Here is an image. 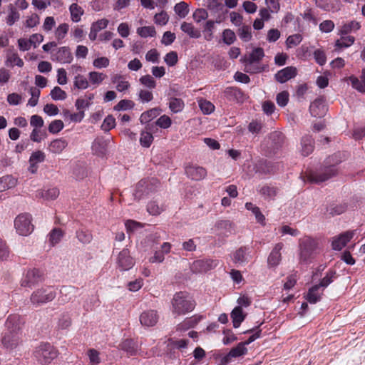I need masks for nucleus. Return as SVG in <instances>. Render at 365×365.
<instances>
[{
	"label": "nucleus",
	"mask_w": 365,
	"mask_h": 365,
	"mask_svg": "<svg viewBox=\"0 0 365 365\" xmlns=\"http://www.w3.org/2000/svg\"><path fill=\"white\" fill-rule=\"evenodd\" d=\"M88 78L92 85L98 86L104 81L106 76L103 73L91 71L88 73Z\"/></svg>",
	"instance_id": "de8ad7c7"
},
{
	"label": "nucleus",
	"mask_w": 365,
	"mask_h": 365,
	"mask_svg": "<svg viewBox=\"0 0 365 365\" xmlns=\"http://www.w3.org/2000/svg\"><path fill=\"white\" fill-rule=\"evenodd\" d=\"M59 193V190L56 187H45L36 190L35 197L43 201H51L56 200Z\"/></svg>",
	"instance_id": "9d476101"
},
{
	"label": "nucleus",
	"mask_w": 365,
	"mask_h": 365,
	"mask_svg": "<svg viewBox=\"0 0 365 365\" xmlns=\"http://www.w3.org/2000/svg\"><path fill=\"white\" fill-rule=\"evenodd\" d=\"M309 111L314 117H323L327 112L324 100L322 98H319L314 101L309 106Z\"/></svg>",
	"instance_id": "2eb2a0df"
},
{
	"label": "nucleus",
	"mask_w": 365,
	"mask_h": 365,
	"mask_svg": "<svg viewBox=\"0 0 365 365\" xmlns=\"http://www.w3.org/2000/svg\"><path fill=\"white\" fill-rule=\"evenodd\" d=\"M6 64L8 66H16L18 67H23L24 66V61L23 60L19 57L18 53L11 52L7 54L6 57Z\"/></svg>",
	"instance_id": "ea45409f"
},
{
	"label": "nucleus",
	"mask_w": 365,
	"mask_h": 365,
	"mask_svg": "<svg viewBox=\"0 0 365 365\" xmlns=\"http://www.w3.org/2000/svg\"><path fill=\"white\" fill-rule=\"evenodd\" d=\"M247 349L245 346V344L239 343L235 347L232 348L230 352L225 356L222 361L223 364H227L230 362L232 358L240 357L247 354Z\"/></svg>",
	"instance_id": "6ab92c4d"
},
{
	"label": "nucleus",
	"mask_w": 365,
	"mask_h": 365,
	"mask_svg": "<svg viewBox=\"0 0 365 365\" xmlns=\"http://www.w3.org/2000/svg\"><path fill=\"white\" fill-rule=\"evenodd\" d=\"M116 268L120 272H125L131 269L135 264V259L131 256L128 248H123L115 257Z\"/></svg>",
	"instance_id": "423d86ee"
},
{
	"label": "nucleus",
	"mask_w": 365,
	"mask_h": 365,
	"mask_svg": "<svg viewBox=\"0 0 365 365\" xmlns=\"http://www.w3.org/2000/svg\"><path fill=\"white\" fill-rule=\"evenodd\" d=\"M17 185V179L11 175L0 178V192L14 187Z\"/></svg>",
	"instance_id": "cd10ccee"
},
{
	"label": "nucleus",
	"mask_w": 365,
	"mask_h": 365,
	"mask_svg": "<svg viewBox=\"0 0 365 365\" xmlns=\"http://www.w3.org/2000/svg\"><path fill=\"white\" fill-rule=\"evenodd\" d=\"M136 33L142 38L155 37L157 34L153 26H145L138 27L136 29Z\"/></svg>",
	"instance_id": "c9c22d12"
},
{
	"label": "nucleus",
	"mask_w": 365,
	"mask_h": 365,
	"mask_svg": "<svg viewBox=\"0 0 365 365\" xmlns=\"http://www.w3.org/2000/svg\"><path fill=\"white\" fill-rule=\"evenodd\" d=\"M319 286L314 285L311 287L307 295L305 296V299L312 304H315L318 301L320 300L322 293L319 292Z\"/></svg>",
	"instance_id": "72a5a7b5"
},
{
	"label": "nucleus",
	"mask_w": 365,
	"mask_h": 365,
	"mask_svg": "<svg viewBox=\"0 0 365 365\" xmlns=\"http://www.w3.org/2000/svg\"><path fill=\"white\" fill-rule=\"evenodd\" d=\"M69 31V25L67 23L60 24L54 30V36L56 40L58 43H61L62 41L66 36Z\"/></svg>",
	"instance_id": "2f4dec72"
},
{
	"label": "nucleus",
	"mask_w": 365,
	"mask_h": 365,
	"mask_svg": "<svg viewBox=\"0 0 365 365\" xmlns=\"http://www.w3.org/2000/svg\"><path fill=\"white\" fill-rule=\"evenodd\" d=\"M160 110L158 108H152L148 111L143 113L140 117V121L141 123L145 124L153 118H156L160 114Z\"/></svg>",
	"instance_id": "e433bc0d"
},
{
	"label": "nucleus",
	"mask_w": 365,
	"mask_h": 365,
	"mask_svg": "<svg viewBox=\"0 0 365 365\" xmlns=\"http://www.w3.org/2000/svg\"><path fill=\"white\" fill-rule=\"evenodd\" d=\"M154 22L157 25L165 26L169 21V16L168 14L163 11L154 16Z\"/></svg>",
	"instance_id": "13d9d810"
},
{
	"label": "nucleus",
	"mask_w": 365,
	"mask_h": 365,
	"mask_svg": "<svg viewBox=\"0 0 365 365\" xmlns=\"http://www.w3.org/2000/svg\"><path fill=\"white\" fill-rule=\"evenodd\" d=\"M187 176L193 180H201L207 176V170L205 168L197 165H189L185 168Z\"/></svg>",
	"instance_id": "ddd939ff"
},
{
	"label": "nucleus",
	"mask_w": 365,
	"mask_h": 365,
	"mask_svg": "<svg viewBox=\"0 0 365 365\" xmlns=\"http://www.w3.org/2000/svg\"><path fill=\"white\" fill-rule=\"evenodd\" d=\"M282 247V243H278L274 246L267 259L269 267H276L279 264L282 259L281 250Z\"/></svg>",
	"instance_id": "a211bd4d"
},
{
	"label": "nucleus",
	"mask_w": 365,
	"mask_h": 365,
	"mask_svg": "<svg viewBox=\"0 0 365 365\" xmlns=\"http://www.w3.org/2000/svg\"><path fill=\"white\" fill-rule=\"evenodd\" d=\"M216 23H220V21L209 20L206 22L203 30L204 38L206 41H210L213 38V32Z\"/></svg>",
	"instance_id": "4c0bfd02"
},
{
	"label": "nucleus",
	"mask_w": 365,
	"mask_h": 365,
	"mask_svg": "<svg viewBox=\"0 0 365 365\" xmlns=\"http://www.w3.org/2000/svg\"><path fill=\"white\" fill-rule=\"evenodd\" d=\"M20 341L19 332L9 331L5 334L2 339L4 345L9 349L16 346Z\"/></svg>",
	"instance_id": "aec40b11"
},
{
	"label": "nucleus",
	"mask_w": 365,
	"mask_h": 365,
	"mask_svg": "<svg viewBox=\"0 0 365 365\" xmlns=\"http://www.w3.org/2000/svg\"><path fill=\"white\" fill-rule=\"evenodd\" d=\"M56 297V289L50 286L37 289L31 295L30 301L34 306L39 307L53 301Z\"/></svg>",
	"instance_id": "20e7f679"
},
{
	"label": "nucleus",
	"mask_w": 365,
	"mask_h": 365,
	"mask_svg": "<svg viewBox=\"0 0 365 365\" xmlns=\"http://www.w3.org/2000/svg\"><path fill=\"white\" fill-rule=\"evenodd\" d=\"M134 103L130 100H121L114 107L115 110H126L133 108Z\"/></svg>",
	"instance_id": "338daca9"
},
{
	"label": "nucleus",
	"mask_w": 365,
	"mask_h": 365,
	"mask_svg": "<svg viewBox=\"0 0 365 365\" xmlns=\"http://www.w3.org/2000/svg\"><path fill=\"white\" fill-rule=\"evenodd\" d=\"M354 231H346L333 238L332 248L334 250H341L353 238Z\"/></svg>",
	"instance_id": "f8f14e48"
},
{
	"label": "nucleus",
	"mask_w": 365,
	"mask_h": 365,
	"mask_svg": "<svg viewBox=\"0 0 365 365\" xmlns=\"http://www.w3.org/2000/svg\"><path fill=\"white\" fill-rule=\"evenodd\" d=\"M31 98L28 101V106L34 107L38 104L41 91L36 87H31L29 89Z\"/></svg>",
	"instance_id": "5fc2aeb1"
},
{
	"label": "nucleus",
	"mask_w": 365,
	"mask_h": 365,
	"mask_svg": "<svg viewBox=\"0 0 365 365\" xmlns=\"http://www.w3.org/2000/svg\"><path fill=\"white\" fill-rule=\"evenodd\" d=\"M174 11L180 18H185L189 14V5L185 1H181L175 5Z\"/></svg>",
	"instance_id": "79ce46f5"
},
{
	"label": "nucleus",
	"mask_w": 365,
	"mask_h": 365,
	"mask_svg": "<svg viewBox=\"0 0 365 365\" xmlns=\"http://www.w3.org/2000/svg\"><path fill=\"white\" fill-rule=\"evenodd\" d=\"M215 229L219 234L227 235L232 231V224L228 220H221L217 222Z\"/></svg>",
	"instance_id": "37998d69"
},
{
	"label": "nucleus",
	"mask_w": 365,
	"mask_h": 365,
	"mask_svg": "<svg viewBox=\"0 0 365 365\" xmlns=\"http://www.w3.org/2000/svg\"><path fill=\"white\" fill-rule=\"evenodd\" d=\"M164 61L168 66H174L178 61V56L176 51H170L164 57Z\"/></svg>",
	"instance_id": "052dcab7"
},
{
	"label": "nucleus",
	"mask_w": 365,
	"mask_h": 365,
	"mask_svg": "<svg viewBox=\"0 0 365 365\" xmlns=\"http://www.w3.org/2000/svg\"><path fill=\"white\" fill-rule=\"evenodd\" d=\"M153 136L151 133L148 131H142L140 137V143L144 148H149L153 141Z\"/></svg>",
	"instance_id": "603ef678"
},
{
	"label": "nucleus",
	"mask_w": 365,
	"mask_h": 365,
	"mask_svg": "<svg viewBox=\"0 0 365 365\" xmlns=\"http://www.w3.org/2000/svg\"><path fill=\"white\" fill-rule=\"evenodd\" d=\"M301 153L304 156L309 155L314 149L313 140L311 136L306 135L302 138L301 141Z\"/></svg>",
	"instance_id": "bb28decb"
},
{
	"label": "nucleus",
	"mask_w": 365,
	"mask_h": 365,
	"mask_svg": "<svg viewBox=\"0 0 365 365\" xmlns=\"http://www.w3.org/2000/svg\"><path fill=\"white\" fill-rule=\"evenodd\" d=\"M172 245L169 242H164L160 247L159 250L154 252L153 256L150 257L149 262L150 263H161L165 259V255L170 253Z\"/></svg>",
	"instance_id": "f3484780"
},
{
	"label": "nucleus",
	"mask_w": 365,
	"mask_h": 365,
	"mask_svg": "<svg viewBox=\"0 0 365 365\" xmlns=\"http://www.w3.org/2000/svg\"><path fill=\"white\" fill-rule=\"evenodd\" d=\"M217 265L216 260L210 259H197L192 263L190 269L194 273H202L214 269Z\"/></svg>",
	"instance_id": "1a4fd4ad"
},
{
	"label": "nucleus",
	"mask_w": 365,
	"mask_h": 365,
	"mask_svg": "<svg viewBox=\"0 0 365 365\" xmlns=\"http://www.w3.org/2000/svg\"><path fill=\"white\" fill-rule=\"evenodd\" d=\"M92 150L96 155H103L106 150V142L102 139H96L92 144Z\"/></svg>",
	"instance_id": "c03bdc74"
},
{
	"label": "nucleus",
	"mask_w": 365,
	"mask_h": 365,
	"mask_svg": "<svg viewBox=\"0 0 365 365\" xmlns=\"http://www.w3.org/2000/svg\"><path fill=\"white\" fill-rule=\"evenodd\" d=\"M355 41V38L351 36H342L335 43L337 48H347L351 46Z\"/></svg>",
	"instance_id": "a18cd8bd"
},
{
	"label": "nucleus",
	"mask_w": 365,
	"mask_h": 365,
	"mask_svg": "<svg viewBox=\"0 0 365 365\" xmlns=\"http://www.w3.org/2000/svg\"><path fill=\"white\" fill-rule=\"evenodd\" d=\"M87 356L91 365H98L101 363L100 353L97 350L94 349H89L87 351Z\"/></svg>",
	"instance_id": "6e6d98bb"
},
{
	"label": "nucleus",
	"mask_w": 365,
	"mask_h": 365,
	"mask_svg": "<svg viewBox=\"0 0 365 365\" xmlns=\"http://www.w3.org/2000/svg\"><path fill=\"white\" fill-rule=\"evenodd\" d=\"M68 143L63 138H58L52 140L48 145V150L55 154H60L67 147Z\"/></svg>",
	"instance_id": "4be33fe9"
},
{
	"label": "nucleus",
	"mask_w": 365,
	"mask_h": 365,
	"mask_svg": "<svg viewBox=\"0 0 365 365\" xmlns=\"http://www.w3.org/2000/svg\"><path fill=\"white\" fill-rule=\"evenodd\" d=\"M197 103L201 111L205 115H209L215 110V106L209 101L199 98Z\"/></svg>",
	"instance_id": "a19ab883"
},
{
	"label": "nucleus",
	"mask_w": 365,
	"mask_h": 365,
	"mask_svg": "<svg viewBox=\"0 0 365 365\" xmlns=\"http://www.w3.org/2000/svg\"><path fill=\"white\" fill-rule=\"evenodd\" d=\"M53 59L63 64L70 63L73 61V55L68 46H62L53 55Z\"/></svg>",
	"instance_id": "4468645a"
},
{
	"label": "nucleus",
	"mask_w": 365,
	"mask_h": 365,
	"mask_svg": "<svg viewBox=\"0 0 365 365\" xmlns=\"http://www.w3.org/2000/svg\"><path fill=\"white\" fill-rule=\"evenodd\" d=\"M21 325V318L16 314L10 315L6 322V327L9 331L19 332Z\"/></svg>",
	"instance_id": "5701e85b"
},
{
	"label": "nucleus",
	"mask_w": 365,
	"mask_h": 365,
	"mask_svg": "<svg viewBox=\"0 0 365 365\" xmlns=\"http://www.w3.org/2000/svg\"><path fill=\"white\" fill-rule=\"evenodd\" d=\"M20 18V14L15 7L11 4L9 6V14L6 17V24L9 26H12L16 21Z\"/></svg>",
	"instance_id": "49530a36"
},
{
	"label": "nucleus",
	"mask_w": 365,
	"mask_h": 365,
	"mask_svg": "<svg viewBox=\"0 0 365 365\" xmlns=\"http://www.w3.org/2000/svg\"><path fill=\"white\" fill-rule=\"evenodd\" d=\"M63 237V232L60 229H53L48 235V242L51 245L58 244Z\"/></svg>",
	"instance_id": "8fccbe9b"
},
{
	"label": "nucleus",
	"mask_w": 365,
	"mask_h": 365,
	"mask_svg": "<svg viewBox=\"0 0 365 365\" xmlns=\"http://www.w3.org/2000/svg\"><path fill=\"white\" fill-rule=\"evenodd\" d=\"M348 80L350 81L351 86L361 93L365 92V83L361 80H359L358 78L351 76Z\"/></svg>",
	"instance_id": "4d7b16f0"
},
{
	"label": "nucleus",
	"mask_w": 365,
	"mask_h": 365,
	"mask_svg": "<svg viewBox=\"0 0 365 365\" xmlns=\"http://www.w3.org/2000/svg\"><path fill=\"white\" fill-rule=\"evenodd\" d=\"M120 348L125 351L129 356H133L137 352L138 345L134 341L126 339L120 344Z\"/></svg>",
	"instance_id": "f704fd0d"
},
{
	"label": "nucleus",
	"mask_w": 365,
	"mask_h": 365,
	"mask_svg": "<svg viewBox=\"0 0 365 365\" xmlns=\"http://www.w3.org/2000/svg\"><path fill=\"white\" fill-rule=\"evenodd\" d=\"M115 126V118L109 115L103 120L101 125V129L106 132L109 131Z\"/></svg>",
	"instance_id": "bf43d9fd"
},
{
	"label": "nucleus",
	"mask_w": 365,
	"mask_h": 365,
	"mask_svg": "<svg viewBox=\"0 0 365 365\" xmlns=\"http://www.w3.org/2000/svg\"><path fill=\"white\" fill-rule=\"evenodd\" d=\"M181 30L187 34L190 38H198L201 36V32L191 23L183 22L180 26Z\"/></svg>",
	"instance_id": "c756f323"
},
{
	"label": "nucleus",
	"mask_w": 365,
	"mask_h": 365,
	"mask_svg": "<svg viewBox=\"0 0 365 365\" xmlns=\"http://www.w3.org/2000/svg\"><path fill=\"white\" fill-rule=\"evenodd\" d=\"M159 319L158 312L153 309H148L143 312L140 315V322L145 327L155 326Z\"/></svg>",
	"instance_id": "9b49d317"
},
{
	"label": "nucleus",
	"mask_w": 365,
	"mask_h": 365,
	"mask_svg": "<svg viewBox=\"0 0 365 365\" xmlns=\"http://www.w3.org/2000/svg\"><path fill=\"white\" fill-rule=\"evenodd\" d=\"M246 314L240 307H236L231 312V318L232 319L233 327L238 328L241 323L245 320Z\"/></svg>",
	"instance_id": "b1692460"
},
{
	"label": "nucleus",
	"mask_w": 365,
	"mask_h": 365,
	"mask_svg": "<svg viewBox=\"0 0 365 365\" xmlns=\"http://www.w3.org/2000/svg\"><path fill=\"white\" fill-rule=\"evenodd\" d=\"M56 23L54 17L47 16L43 21L42 29L45 32L48 33L52 31V29L56 26Z\"/></svg>",
	"instance_id": "774afa93"
},
{
	"label": "nucleus",
	"mask_w": 365,
	"mask_h": 365,
	"mask_svg": "<svg viewBox=\"0 0 365 365\" xmlns=\"http://www.w3.org/2000/svg\"><path fill=\"white\" fill-rule=\"evenodd\" d=\"M50 96L54 101H63L67 98V93L59 86H55L51 91Z\"/></svg>",
	"instance_id": "864d4df0"
},
{
	"label": "nucleus",
	"mask_w": 365,
	"mask_h": 365,
	"mask_svg": "<svg viewBox=\"0 0 365 365\" xmlns=\"http://www.w3.org/2000/svg\"><path fill=\"white\" fill-rule=\"evenodd\" d=\"M245 207L247 210L251 211L252 213L255 216V219L258 223H260L263 225L265 224V217L261 212L260 209L257 206L252 202H247L245 204Z\"/></svg>",
	"instance_id": "7c9ffc66"
},
{
	"label": "nucleus",
	"mask_w": 365,
	"mask_h": 365,
	"mask_svg": "<svg viewBox=\"0 0 365 365\" xmlns=\"http://www.w3.org/2000/svg\"><path fill=\"white\" fill-rule=\"evenodd\" d=\"M302 41V36L300 34H294L288 36L286 40L287 48H292L299 45Z\"/></svg>",
	"instance_id": "680f3d73"
},
{
	"label": "nucleus",
	"mask_w": 365,
	"mask_h": 365,
	"mask_svg": "<svg viewBox=\"0 0 365 365\" xmlns=\"http://www.w3.org/2000/svg\"><path fill=\"white\" fill-rule=\"evenodd\" d=\"M232 259L235 264H242L248 261V255L247 249L240 247L236 250L232 255Z\"/></svg>",
	"instance_id": "473e14b6"
},
{
	"label": "nucleus",
	"mask_w": 365,
	"mask_h": 365,
	"mask_svg": "<svg viewBox=\"0 0 365 365\" xmlns=\"http://www.w3.org/2000/svg\"><path fill=\"white\" fill-rule=\"evenodd\" d=\"M299 262L310 264L320 252L318 241L311 237L304 236L299 240Z\"/></svg>",
	"instance_id": "f257e3e1"
},
{
	"label": "nucleus",
	"mask_w": 365,
	"mask_h": 365,
	"mask_svg": "<svg viewBox=\"0 0 365 365\" xmlns=\"http://www.w3.org/2000/svg\"><path fill=\"white\" fill-rule=\"evenodd\" d=\"M71 36L76 42H80L84 38L85 32L81 26H77L72 29Z\"/></svg>",
	"instance_id": "0e129e2a"
},
{
	"label": "nucleus",
	"mask_w": 365,
	"mask_h": 365,
	"mask_svg": "<svg viewBox=\"0 0 365 365\" xmlns=\"http://www.w3.org/2000/svg\"><path fill=\"white\" fill-rule=\"evenodd\" d=\"M337 169L334 165L326 167L318 172H309L306 173V178L311 182L319 183L326 181L335 175Z\"/></svg>",
	"instance_id": "0eeeda50"
},
{
	"label": "nucleus",
	"mask_w": 365,
	"mask_h": 365,
	"mask_svg": "<svg viewBox=\"0 0 365 365\" xmlns=\"http://www.w3.org/2000/svg\"><path fill=\"white\" fill-rule=\"evenodd\" d=\"M45 159V154L41 150L34 152L29 158V171L34 173L37 170V164L43 162Z\"/></svg>",
	"instance_id": "412c9836"
},
{
	"label": "nucleus",
	"mask_w": 365,
	"mask_h": 365,
	"mask_svg": "<svg viewBox=\"0 0 365 365\" xmlns=\"http://www.w3.org/2000/svg\"><path fill=\"white\" fill-rule=\"evenodd\" d=\"M130 25L127 22L120 23L118 28L117 31L122 38H127L130 33Z\"/></svg>",
	"instance_id": "69168bd1"
},
{
	"label": "nucleus",
	"mask_w": 365,
	"mask_h": 365,
	"mask_svg": "<svg viewBox=\"0 0 365 365\" xmlns=\"http://www.w3.org/2000/svg\"><path fill=\"white\" fill-rule=\"evenodd\" d=\"M14 227L19 235L28 236L34 231L32 217L28 213L19 215L14 220Z\"/></svg>",
	"instance_id": "39448f33"
},
{
	"label": "nucleus",
	"mask_w": 365,
	"mask_h": 365,
	"mask_svg": "<svg viewBox=\"0 0 365 365\" xmlns=\"http://www.w3.org/2000/svg\"><path fill=\"white\" fill-rule=\"evenodd\" d=\"M71 14V19L73 22L78 23L81 20V16L84 14V10L81 6L76 3L72 4L69 6Z\"/></svg>",
	"instance_id": "c85d7f7f"
},
{
	"label": "nucleus",
	"mask_w": 365,
	"mask_h": 365,
	"mask_svg": "<svg viewBox=\"0 0 365 365\" xmlns=\"http://www.w3.org/2000/svg\"><path fill=\"white\" fill-rule=\"evenodd\" d=\"M195 307V300L186 292L175 293L171 300V312L174 315L185 314L192 312Z\"/></svg>",
	"instance_id": "f03ea898"
},
{
	"label": "nucleus",
	"mask_w": 365,
	"mask_h": 365,
	"mask_svg": "<svg viewBox=\"0 0 365 365\" xmlns=\"http://www.w3.org/2000/svg\"><path fill=\"white\" fill-rule=\"evenodd\" d=\"M184 102L180 98H173L170 100L169 108L173 113H178L184 108Z\"/></svg>",
	"instance_id": "3c124183"
},
{
	"label": "nucleus",
	"mask_w": 365,
	"mask_h": 365,
	"mask_svg": "<svg viewBox=\"0 0 365 365\" xmlns=\"http://www.w3.org/2000/svg\"><path fill=\"white\" fill-rule=\"evenodd\" d=\"M112 82L115 84V88L119 92H123L130 87L129 82L120 75H115L112 78Z\"/></svg>",
	"instance_id": "a878e982"
},
{
	"label": "nucleus",
	"mask_w": 365,
	"mask_h": 365,
	"mask_svg": "<svg viewBox=\"0 0 365 365\" xmlns=\"http://www.w3.org/2000/svg\"><path fill=\"white\" fill-rule=\"evenodd\" d=\"M148 182L145 180H140L135 186V192L133 193L135 198H141L145 193H148Z\"/></svg>",
	"instance_id": "09e8293b"
},
{
	"label": "nucleus",
	"mask_w": 365,
	"mask_h": 365,
	"mask_svg": "<svg viewBox=\"0 0 365 365\" xmlns=\"http://www.w3.org/2000/svg\"><path fill=\"white\" fill-rule=\"evenodd\" d=\"M361 28V24L356 21H351L344 23L339 29L341 35H346L349 33L358 31Z\"/></svg>",
	"instance_id": "393cba45"
},
{
	"label": "nucleus",
	"mask_w": 365,
	"mask_h": 365,
	"mask_svg": "<svg viewBox=\"0 0 365 365\" xmlns=\"http://www.w3.org/2000/svg\"><path fill=\"white\" fill-rule=\"evenodd\" d=\"M58 355V350L48 343L41 344L38 346L34 353L35 359L38 363L48 365Z\"/></svg>",
	"instance_id": "7ed1b4c3"
},
{
	"label": "nucleus",
	"mask_w": 365,
	"mask_h": 365,
	"mask_svg": "<svg viewBox=\"0 0 365 365\" xmlns=\"http://www.w3.org/2000/svg\"><path fill=\"white\" fill-rule=\"evenodd\" d=\"M43 279V274L39 269H29L24 274L21 285L24 287H32L41 282Z\"/></svg>",
	"instance_id": "6e6552de"
},
{
	"label": "nucleus",
	"mask_w": 365,
	"mask_h": 365,
	"mask_svg": "<svg viewBox=\"0 0 365 365\" xmlns=\"http://www.w3.org/2000/svg\"><path fill=\"white\" fill-rule=\"evenodd\" d=\"M73 86L79 90H85L88 88L89 81L84 76L78 74L74 76Z\"/></svg>",
	"instance_id": "58836bf2"
},
{
	"label": "nucleus",
	"mask_w": 365,
	"mask_h": 365,
	"mask_svg": "<svg viewBox=\"0 0 365 365\" xmlns=\"http://www.w3.org/2000/svg\"><path fill=\"white\" fill-rule=\"evenodd\" d=\"M297 70L294 66H287L275 74L277 81L283 83L294 78L297 76Z\"/></svg>",
	"instance_id": "dca6fc26"
},
{
	"label": "nucleus",
	"mask_w": 365,
	"mask_h": 365,
	"mask_svg": "<svg viewBox=\"0 0 365 365\" xmlns=\"http://www.w3.org/2000/svg\"><path fill=\"white\" fill-rule=\"evenodd\" d=\"M125 226L128 232H133L143 227L142 223L133 220H126Z\"/></svg>",
	"instance_id": "e2e57ef3"
}]
</instances>
